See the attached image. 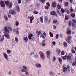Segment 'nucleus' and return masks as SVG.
Listing matches in <instances>:
<instances>
[{
	"label": "nucleus",
	"mask_w": 76,
	"mask_h": 76,
	"mask_svg": "<svg viewBox=\"0 0 76 76\" xmlns=\"http://www.w3.org/2000/svg\"><path fill=\"white\" fill-rule=\"evenodd\" d=\"M65 6H68L69 5V3L68 2H66L65 3Z\"/></svg>",
	"instance_id": "obj_34"
},
{
	"label": "nucleus",
	"mask_w": 76,
	"mask_h": 76,
	"mask_svg": "<svg viewBox=\"0 0 76 76\" xmlns=\"http://www.w3.org/2000/svg\"><path fill=\"white\" fill-rule=\"evenodd\" d=\"M11 52V51L10 50H7V53L8 54H10V53Z\"/></svg>",
	"instance_id": "obj_45"
},
{
	"label": "nucleus",
	"mask_w": 76,
	"mask_h": 76,
	"mask_svg": "<svg viewBox=\"0 0 76 76\" xmlns=\"http://www.w3.org/2000/svg\"><path fill=\"white\" fill-rule=\"evenodd\" d=\"M57 7L58 9H61V6H60V5L58 4L57 5Z\"/></svg>",
	"instance_id": "obj_43"
},
{
	"label": "nucleus",
	"mask_w": 76,
	"mask_h": 76,
	"mask_svg": "<svg viewBox=\"0 0 76 76\" xmlns=\"http://www.w3.org/2000/svg\"><path fill=\"white\" fill-rule=\"evenodd\" d=\"M66 12L68 14H70V12H69V10H67Z\"/></svg>",
	"instance_id": "obj_58"
},
{
	"label": "nucleus",
	"mask_w": 76,
	"mask_h": 76,
	"mask_svg": "<svg viewBox=\"0 0 76 76\" xmlns=\"http://www.w3.org/2000/svg\"><path fill=\"white\" fill-rule=\"evenodd\" d=\"M35 66L37 68H39V67H41V64H36Z\"/></svg>",
	"instance_id": "obj_15"
},
{
	"label": "nucleus",
	"mask_w": 76,
	"mask_h": 76,
	"mask_svg": "<svg viewBox=\"0 0 76 76\" xmlns=\"http://www.w3.org/2000/svg\"><path fill=\"white\" fill-rule=\"evenodd\" d=\"M63 71L64 73H66L67 72V68L66 67H64L63 68Z\"/></svg>",
	"instance_id": "obj_16"
},
{
	"label": "nucleus",
	"mask_w": 76,
	"mask_h": 76,
	"mask_svg": "<svg viewBox=\"0 0 76 76\" xmlns=\"http://www.w3.org/2000/svg\"><path fill=\"white\" fill-rule=\"evenodd\" d=\"M40 54L42 60H45V57H44V55L43 53H42V52H39Z\"/></svg>",
	"instance_id": "obj_3"
},
{
	"label": "nucleus",
	"mask_w": 76,
	"mask_h": 76,
	"mask_svg": "<svg viewBox=\"0 0 76 76\" xmlns=\"http://www.w3.org/2000/svg\"><path fill=\"white\" fill-rule=\"evenodd\" d=\"M45 45H46L45 41V40H43L42 43V46H45Z\"/></svg>",
	"instance_id": "obj_19"
},
{
	"label": "nucleus",
	"mask_w": 76,
	"mask_h": 76,
	"mask_svg": "<svg viewBox=\"0 0 76 76\" xmlns=\"http://www.w3.org/2000/svg\"><path fill=\"white\" fill-rule=\"evenodd\" d=\"M57 20H53V23H57Z\"/></svg>",
	"instance_id": "obj_41"
},
{
	"label": "nucleus",
	"mask_w": 76,
	"mask_h": 76,
	"mask_svg": "<svg viewBox=\"0 0 76 76\" xmlns=\"http://www.w3.org/2000/svg\"><path fill=\"white\" fill-rule=\"evenodd\" d=\"M9 13L12 15H15V14H16V11L15 10H10L9 11Z\"/></svg>",
	"instance_id": "obj_7"
},
{
	"label": "nucleus",
	"mask_w": 76,
	"mask_h": 76,
	"mask_svg": "<svg viewBox=\"0 0 76 76\" xmlns=\"http://www.w3.org/2000/svg\"><path fill=\"white\" fill-rule=\"evenodd\" d=\"M8 29L10 31H12V28L10 27H8Z\"/></svg>",
	"instance_id": "obj_39"
},
{
	"label": "nucleus",
	"mask_w": 76,
	"mask_h": 76,
	"mask_svg": "<svg viewBox=\"0 0 76 76\" xmlns=\"http://www.w3.org/2000/svg\"><path fill=\"white\" fill-rule=\"evenodd\" d=\"M58 58L59 62L61 63V62H62V59L61 58Z\"/></svg>",
	"instance_id": "obj_40"
},
{
	"label": "nucleus",
	"mask_w": 76,
	"mask_h": 76,
	"mask_svg": "<svg viewBox=\"0 0 76 76\" xmlns=\"http://www.w3.org/2000/svg\"><path fill=\"white\" fill-rule=\"evenodd\" d=\"M72 26H73V27H76V23H72Z\"/></svg>",
	"instance_id": "obj_32"
},
{
	"label": "nucleus",
	"mask_w": 76,
	"mask_h": 76,
	"mask_svg": "<svg viewBox=\"0 0 76 76\" xmlns=\"http://www.w3.org/2000/svg\"><path fill=\"white\" fill-rule=\"evenodd\" d=\"M57 12L59 14V15H60V12H59V11L57 10Z\"/></svg>",
	"instance_id": "obj_61"
},
{
	"label": "nucleus",
	"mask_w": 76,
	"mask_h": 76,
	"mask_svg": "<svg viewBox=\"0 0 76 76\" xmlns=\"http://www.w3.org/2000/svg\"><path fill=\"white\" fill-rule=\"evenodd\" d=\"M50 14L52 16H56V17L58 16L57 14H56V13L55 12V11H52L50 12Z\"/></svg>",
	"instance_id": "obj_6"
},
{
	"label": "nucleus",
	"mask_w": 76,
	"mask_h": 76,
	"mask_svg": "<svg viewBox=\"0 0 76 76\" xmlns=\"http://www.w3.org/2000/svg\"><path fill=\"white\" fill-rule=\"evenodd\" d=\"M41 2V3H44V2L45 1V0H39Z\"/></svg>",
	"instance_id": "obj_46"
},
{
	"label": "nucleus",
	"mask_w": 76,
	"mask_h": 76,
	"mask_svg": "<svg viewBox=\"0 0 76 76\" xmlns=\"http://www.w3.org/2000/svg\"><path fill=\"white\" fill-rule=\"evenodd\" d=\"M63 44L64 45V47H65V48H66V47H67V43H66V42H63Z\"/></svg>",
	"instance_id": "obj_18"
},
{
	"label": "nucleus",
	"mask_w": 76,
	"mask_h": 76,
	"mask_svg": "<svg viewBox=\"0 0 76 76\" xmlns=\"http://www.w3.org/2000/svg\"><path fill=\"white\" fill-rule=\"evenodd\" d=\"M5 2L7 6H8V7H9V8H12V5L13 4H12V3H10L8 1H5Z\"/></svg>",
	"instance_id": "obj_2"
},
{
	"label": "nucleus",
	"mask_w": 76,
	"mask_h": 76,
	"mask_svg": "<svg viewBox=\"0 0 76 76\" xmlns=\"http://www.w3.org/2000/svg\"><path fill=\"white\" fill-rule=\"evenodd\" d=\"M23 39L24 41H28V38L27 37H24Z\"/></svg>",
	"instance_id": "obj_42"
},
{
	"label": "nucleus",
	"mask_w": 76,
	"mask_h": 76,
	"mask_svg": "<svg viewBox=\"0 0 76 76\" xmlns=\"http://www.w3.org/2000/svg\"><path fill=\"white\" fill-rule=\"evenodd\" d=\"M47 6H50V3H48V2H47Z\"/></svg>",
	"instance_id": "obj_59"
},
{
	"label": "nucleus",
	"mask_w": 76,
	"mask_h": 76,
	"mask_svg": "<svg viewBox=\"0 0 76 76\" xmlns=\"http://www.w3.org/2000/svg\"><path fill=\"white\" fill-rule=\"evenodd\" d=\"M0 4L1 6L2 7H5V4L3 1H1L0 3Z\"/></svg>",
	"instance_id": "obj_9"
},
{
	"label": "nucleus",
	"mask_w": 76,
	"mask_h": 76,
	"mask_svg": "<svg viewBox=\"0 0 76 76\" xmlns=\"http://www.w3.org/2000/svg\"><path fill=\"white\" fill-rule=\"evenodd\" d=\"M57 6V4L56 2H52V6L53 7H56Z\"/></svg>",
	"instance_id": "obj_13"
},
{
	"label": "nucleus",
	"mask_w": 76,
	"mask_h": 76,
	"mask_svg": "<svg viewBox=\"0 0 76 76\" xmlns=\"http://www.w3.org/2000/svg\"><path fill=\"white\" fill-rule=\"evenodd\" d=\"M8 16L9 18H11V15H10V14H8Z\"/></svg>",
	"instance_id": "obj_62"
},
{
	"label": "nucleus",
	"mask_w": 76,
	"mask_h": 76,
	"mask_svg": "<svg viewBox=\"0 0 76 76\" xmlns=\"http://www.w3.org/2000/svg\"><path fill=\"white\" fill-rule=\"evenodd\" d=\"M5 36L7 38V39H10V37L8 34H4Z\"/></svg>",
	"instance_id": "obj_12"
},
{
	"label": "nucleus",
	"mask_w": 76,
	"mask_h": 76,
	"mask_svg": "<svg viewBox=\"0 0 76 76\" xmlns=\"http://www.w3.org/2000/svg\"><path fill=\"white\" fill-rule=\"evenodd\" d=\"M15 41L16 42H18V38L16 37L15 38Z\"/></svg>",
	"instance_id": "obj_50"
},
{
	"label": "nucleus",
	"mask_w": 76,
	"mask_h": 76,
	"mask_svg": "<svg viewBox=\"0 0 76 76\" xmlns=\"http://www.w3.org/2000/svg\"><path fill=\"white\" fill-rule=\"evenodd\" d=\"M61 55H64V52H63V51H62L61 52Z\"/></svg>",
	"instance_id": "obj_57"
},
{
	"label": "nucleus",
	"mask_w": 76,
	"mask_h": 76,
	"mask_svg": "<svg viewBox=\"0 0 76 76\" xmlns=\"http://www.w3.org/2000/svg\"><path fill=\"white\" fill-rule=\"evenodd\" d=\"M42 17H41L40 18V21L42 23H43V18Z\"/></svg>",
	"instance_id": "obj_21"
},
{
	"label": "nucleus",
	"mask_w": 76,
	"mask_h": 76,
	"mask_svg": "<svg viewBox=\"0 0 76 76\" xmlns=\"http://www.w3.org/2000/svg\"><path fill=\"white\" fill-rule=\"evenodd\" d=\"M4 18H5V20H6V21H7V20H8V18H7V17L6 16H4Z\"/></svg>",
	"instance_id": "obj_37"
},
{
	"label": "nucleus",
	"mask_w": 76,
	"mask_h": 76,
	"mask_svg": "<svg viewBox=\"0 0 76 76\" xmlns=\"http://www.w3.org/2000/svg\"><path fill=\"white\" fill-rule=\"evenodd\" d=\"M28 18L29 19L30 18V22L31 23H32V20H34V16H32V17H28Z\"/></svg>",
	"instance_id": "obj_8"
},
{
	"label": "nucleus",
	"mask_w": 76,
	"mask_h": 76,
	"mask_svg": "<svg viewBox=\"0 0 76 76\" xmlns=\"http://www.w3.org/2000/svg\"><path fill=\"white\" fill-rule=\"evenodd\" d=\"M76 63L75 62H74L73 63H72V66H75V65H76Z\"/></svg>",
	"instance_id": "obj_51"
},
{
	"label": "nucleus",
	"mask_w": 76,
	"mask_h": 76,
	"mask_svg": "<svg viewBox=\"0 0 76 76\" xmlns=\"http://www.w3.org/2000/svg\"><path fill=\"white\" fill-rule=\"evenodd\" d=\"M48 6H45V9H46V10H48V9L50 8L48 7Z\"/></svg>",
	"instance_id": "obj_30"
},
{
	"label": "nucleus",
	"mask_w": 76,
	"mask_h": 76,
	"mask_svg": "<svg viewBox=\"0 0 76 76\" xmlns=\"http://www.w3.org/2000/svg\"><path fill=\"white\" fill-rule=\"evenodd\" d=\"M44 19H45V21H48V18L47 17L45 16L44 18Z\"/></svg>",
	"instance_id": "obj_26"
},
{
	"label": "nucleus",
	"mask_w": 76,
	"mask_h": 76,
	"mask_svg": "<svg viewBox=\"0 0 76 76\" xmlns=\"http://www.w3.org/2000/svg\"><path fill=\"white\" fill-rule=\"evenodd\" d=\"M66 57H67V56L65 55L62 58L63 60H66Z\"/></svg>",
	"instance_id": "obj_33"
},
{
	"label": "nucleus",
	"mask_w": 76,
	"mask_h": 76,
	"mask_svg": "<svg viewBox=\"0 0 76 76\" xmlns=\"http://www.w3.org/2000/svg\"><path fill=\"white\" fill-rule=\"evenodd\" d=\"M15 24H16V26H18L19 24V22L18 21H16Z\"/></svg>",
	"instance_id": "obj_28"
},
{
	"label": "nucleus",
	"mask_w": 76,
	"mask_h": 76,
	"mask_svg": "<svg viewBox=\"0 0 76 76\" xmlns=\"http://www.w3.org/2000/svg\"><path fill=\"white\" fill-rule=\"evenodd\" d=\"M71 15L72 17H75V15L74 14H71Z\"/></svg>",
	"instance_id": "obj_47"
},
{
	"label": "nucleus",
	"mask_w": 76,
	"mask_h": 76,
	"mask_svg": "<svg viewBox=\"0 0 76 76\" xmlns=\"http://www.w3.org/2000/svg\"><path fill=\"white\" fill-rule=\"evenodd\" d=\"M69 19V18L67 16H65V20H67Z\"/></svg>",
	"instance_id": "obj_56"
},
{
	"label": "nucleus",
	"mask_w": 76,
	"mask_h": 76,
	"mask_svg": "<svg viewBox=\"0 0 76 76\" xmlns=\"http://www.w3.org/2000/svg\"><path fill=\"white\" fill-rule=\"evenodd\" d=\"M3 54L6 60H8V56H7V54H6L5 53H3Z\"/></svg>",
	"instance_id": "obj_10"
},
{
	"label": "nucleus",
	"mask_w": 76,
	"mask_h": 76,
	"mask_svg": "<svg viewBox=\"0 0 76 76\" xmlns=\"http://www.w3.org/2000/svg\"><path fill=\"white\" fill-rule=\"evenodd\" d=\"M70 11L71 13H73V12L74 11L73 10V9H72V8H71L70 9Z\"/></svg>",
	"instance_id": "obj_35"
},
{
	"label": "nucleus",
	"mask_w": 76,
	"mask_h": 76,
	"mask_svg": "<svg viewBox=\"0 0 76 76\" xmlns=\"http://www.w3.org/2000/svg\"><path fill=\"white\" fill-rule=\"evenodd\" d=\"M49 34L51 37H53V34L51 31H49Z\"/></svg>",
	"instance_id": "obj_22"
},
{
	"label": "nucleus",
	"mask_w": 76,
	"mask_h": 76,
	"mask_svg": "<svg viewBox=\"0 0 76 76\" xmlns=\"http://www.w3.org/2000/svg\"><path fill=\"white\" fill-rule=\"evenodd\" d=\"M33 13L34 14H38V12L37 11H34L33 12Z\"/></svg>",
	"instance_id": "obj_44"
},
{
	"label": "nucleus",
	"mask_w": 76,
	"mask_h": 76,
	"mask_svg": "<svg viewBox=\"0 0 76 76\" xmlns=\"http://www.w3.org/2000/svg\"><path fill=\"white\" fill-rule=\"evenodd\" d=\"M25 74L26 76H29V72H28V71H26Z\"/></svg>",
	"instance_id": "obj_31"
},
{
	"label": "nucleus",
	"mask_w": 76,
	"mask_h": 76,
	"mask_svg": "<svg viewBox=\"0 0 76 76\" xmlns=\"http://www.w3.org/2000/svg\"><path fill=\"white\" fill-rule=\"evenodd\" d=\"M5 32H7L8 33H9V31L7 29V27L5 26L4 28Z\"/></svg>",
	"instance_id": "obj_14"
},
{
	"label": "nucleus",
	"mask_w": 76,
	"mask_h": 76,
	"mask_svg": "<svg viewBox=\"0 0 76 76\" xmlns=\"http://www.w3.org/2000/svg\"><path fill=\"white\" fill-rule=\"evenodd\" d=\"M50 75H52V76H54V75L55 74L53 72L50 71Z\"/></svg>",
	"instance_id": "obj_24"
},
{
	"label": "nucleus",
	"mask_w": 76,
	"mask_h": 76,
	"mask_svg": "<svg viewBox=\"0 0 76 76\" xmlns=\"http://www.w3.org/2000/svg\"><path fill=\"white\" fill-rule=\"evenodd\" d=\"M57 53L58 54H60V50L59 49H58L57 50Z\"/></svg>",
	"instance_id": "obj_36"
},
{
	"label": "nucleus",
	"mask_w": 76,
	"mask_h": 76,
	"mask_svg": "<svg viewBox=\"0 0 76 76\" xmlns=\"http://www.w3.org/2000/svg\"><path fill=\"white\" fill-rule=\"evenodd\" d=\"M66 34L68 35H70L71 34V31L70 30H68L66 31Z\"/></svg>",
	"instance_id": "obj_20"
},
{
	"label": "nucleus",
	"mask_w": 76,
	"mask_h": 76,
	"mask_svg": "<svg viewBox=\"0 0 76 76\" xmlns=\"http://www.w3.org/2000/svg\"><path fill=\"white\" fill-rule=\"evenodd\" d=\"M21 2H22V1L21 0H18V3H19V4H20Z\"/></svg>",
	"instance_id": "obj_49"
},
{
	"label": "nucleus",
	"mask_w": 76,
	"mask_h": 76,
	"mask_svg": "<svg viewBox=\"0 0 76 76\" xmlns=\"http://www.w3.org/2000/svg\"><path fill=\"white\" fill-rule=\"evenodd\" d=\"M29 39L30 40V42L31 44H34V41L35 40V37H34V35L32 34H31L29 35L28 36Z\"/></svg>",
	"instance_id": "obj_1"
},
{
	"label": "nucleus",
	"mask_w": 76,
	"mask_h": 76,
	"mask_svg": "<svg viewBox=\"0 0 76 76\" xmlns=\"http://www.w3.org/2000/svg\"><path fill=\"white\" fill-rule=\"evenodd\" d=\"M72 21L73 22H74V23H76V20H72Z\"/></svg>",
	"instance_id": "obj_55"
},
{
	"label": "nucleus",
	"mask_w": 76,
	"mask_h": 76,
	"mask_svg": "<svg viewBox=\"0 0 76 76\" xmlns=\"http://www.w3.org/2000/svg\"><path fill=\"white\" fill-rule=\"evenodd\" d=\"M16 10L18 12H20V9L19 8V7L18 6H16Z\"/></svg>",
	"instance_id": "obj_17"
},
{
	"label": "nucleus",
	"mask_w": 76,
	"mask_h": 76,
	"mask_svg": "<svg viewBox=\"0 0 76 76\" xmlns=\"http://www.w3.org/2000/svg\"><path fill=\"white\" fill-rule=\"evenodd\" d=\"M67 68L68 69H70V66H69V65H68L67 66Z\"/></svg>",
	"instance_id": "obj_64"
},
{
	"label": "nucleus",
	"mask_w": 76,
	"mask_h": 76,
	"mask_svg": "<svg viewBox=\"0 0 76 76\" xmlns=\"http://www.w3.org/2000/svg\"><path fill=\"white\" fill-rule=\"evenodd\" d=\"M67 59L68 60H70L71 59V56H68L67 57Z\"/></svg>",
	"instance_id": "obj_23"
},
{
	"label": "nucleus",
	"mask_w": 76,
	"mask_h": 76,
	"mask_svg": "<svg viewBox=\"0 0 76 76\" xmlns=\"http://www.w3.org/2000/svg\"><path fill=\"white\" fill-rule=\"evenodd\" d=\"M41 31H39L38 33V36L39 37V36L41 34Z\"/></svg>",
	"instance_id": "obj_48"
},
{
	"label": "nucleus",
	"mask_w": 76,
	"mask_h": 76,
	"mask_svg": "<svg viewBox=\"0 0 76 76\" xmlns=\"http://www.w3.org/2000/svg\"><path fill=\"white\" fill-rule=\"evenodd\" d=\"M61 12H62V13H64V10H63V9L62 8H61Z\"/></svg>",
	"instance_id": "obj_54"
},
{
	"label": "nucleus",
	"mask_w": 76,
	"mask_h": 76,
	"mask_svg": "<svg viewBox=\"0 0 76 76\" xmlns=\"http://www.w3.org/2000/svg\"><path fill=\"white\" fill-rule=\"evenodd\" d=\"M71 39H72V37L71 36H68L67 39H66V41H67L68 43L69 44H70L71 42L69 40H70Z\"/></svg>",
	"instance_id": "obj_4"
},
{
	"label": "nucleus",
	"mask_w": 76,
	"mask_h": 76,
	"mask_svg": "<svg viewBox=\"0 0 76 76\" xmlns=\"http://www.w3.org/2000/svg\"><path fill=\"white\" fill-rule=\"evenodd\" d=\"M48 22L49 23H51V19H49Z\"/></svg>",
	"instance_id": "obj_60"
},
{
	"label": "nucleus",
	"mask_w": 76,
	"mask_h": 76,
	"mask_svg": "<svg viewBox=\"0 0 76 76\" xmlns=\"http://www.w3.org/2000/svg\"><path fill=\"white\" fill-rule=\"evenodd\" d=\"M21 72H23V73H25V72H26V70H25V69H22L21 70Z\"/></svg>",
	"instance_id": "obj_29"
},
{
	"label": "nucleus",
	"mask_w": 76,
	"mask_h": 76,
	"mask_svg": "<svg viewBox=\"0 0 76 76\" xmlns=\"http://www.w3.org/2000/svg\"><path fill=\"white\" fill-rule=\"evenodd\" d=\"M71 51L72 53H73V54H74L75 53V50H73V49H72L71 50Z\"/></svg>",
	"instance_id": "obj_52"
},
{
	"label": "nucleus",
	"mask_w": 76,
	"mask_h": 76,
	"mask_svg": "<svg viewBox=\"0 0 76 76\" xmlns=\"http://www.w3.org/2000/svg\"><path fill=\"white\" fill-rule=\"evenodd\" d=\"M23 68L24 69V70H28V69H27V67L25 66H23Z\"/></svg>",
	"instance_id": "obj_27"
},
{
	"label": "nucleus",
	"mask_w": 76,
	"mask_h": 76,
	"mask_svg": "<svg viewBox=\"0 0 76 76\" xmlns=\"http://www.w3.org/2000/svg\"><path fill=\"white\" fill-rule=\"evenodd\" d=\"M32 54H34V56H35L36 57L37 59H38V56L37 55V54L36 53V55L35 54V53L34 52H33L31 53V56H32Z\"/></svg>",
	"instance_id": "obj_11"
},
{
	"label": "nucleus",
	"mask_w": 76,
	"mask_h": 76,
	"mask_svg": "<svg viewBox=\"0 0 76 76\" xmlns=\"http://www.w3.org/2000/svg\"><path fill=\"white\" fill-rule=\"evenodd\" d=\"M52 43L53 45H55V44H56V42H55L53 41L52 42Z\"/></svg>",
	"instance_id": "obj_53"
},
{
	"label": "nucleus",
	"mask_w": 76,
	"mask_h": 76,
	"mask_svg": "<svg viewBox=\"0 0 76 76\" xmlns=\"http://www.w3.org/2000/svg\"><path fill=\"white\" fill-rule=\"evenodd\" d=\"M46 54L47 55V57L48 58H49L50 57L51 51H48L46 52Z\"/></svg>",
	"instance_id": "obj_5"
},
{
	"label": "nucleus",
	"mask_w": 76,
	"mask_h": 76,
	"mask_svg": "<svg viewBox=\"0 0 76 76\" xmlns=\"http://www.w3.org/2000/svg\"><path fill=\"white\" fill-rule=\"evenodd\" d=\"M59 36V35L58 34H57L56 35L55 37L56 39H58V38Z\"/></svg>",
	"instance_id": "obj_38"
},
{
	"label": "nucleus",
	"mask_w": 76,
	"mask_h": 76,
	"mask_svg": "<svg viewBox=\"0 0 76 76\" xmlns=\"http://www.w3.org/2000/svg\"><path fill=\"white\" fill-rule=\"evenodd\" d=\"M4 36H2V38H1L0 39L1 42V41H3L4 40Z\"/></svg>",
	"instance_id": "obj_25"
},
{
	"label": "nucleus",
	"mask_w": 76,
	"mask_h": 76,
	"mask_svg": "<svg viewBox=\"0 0 76 76\" xmlns=\"http://www.w3.org/2000/svg\"><path fill=\"white\" fill-rule=\"evenodd\" d=\"M56 60V57H55V56L54 57H53V60L54 61H55V60Z\"/></svg>",
	"instance_id": "obj_63"
}]
</instances>
